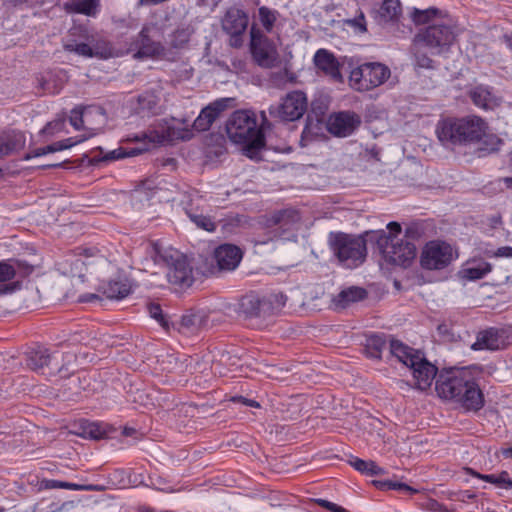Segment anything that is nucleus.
I'll list each match as a JSON object with an SVG mask.
<instances>
[{"label": "nucleus", "mask_w": 512, "mask_h": 512, "mask_svg": "<svg viewBox=\"0 0 512 512\" xmlns=\"http://www.w3.org/2000/svg\"><path fill=\"white\" fill-rule=\"evenodd\" d=\"M300 220L299 213L294 209H284L275 212L271 217V222L281 227L289 228L290 225L297 223Z\"/></svg>", "instance_id": "e433bc0d"}, {"label": "nucleus", "mask_w": 512, "mask_h": 512, "mask_svg": "<svg viewBox=\"0 0 512 512\" xmlns=\"http://www.w3.org/2000/svg\"><path fill=\"white\" fill-rule=\"evenodd\" d=\"M453 259L454 250L450 244L445 241L432 240L424 246L420 263L427 270H442L449 266Z\"/></svg>", "instance_id": "9d476101"}, {"label": "nucleus", "mask_w": 512, "mask_h": 512, "mask_svg": "<svg viewBox=\"0 0 512 512\" xmlns=\"http://www.w3.org/2000/svg\"><path fill=\"white\" fill-rule=\"evenodd\" d=\"M423 234L422 228L417 223H412L405 229L404 241H411L415 243L416 240L420 239Z\"/></svg>", "instance_id": "09e8293b"}, {"label": "nucleus", "mask_w": 512, "mask_h": 512, "mask_svg": "<svg viewBox=\"0 0 512 512\" xmlns=\"http://www.w3.org/2000/svg\"><path fill=\"white\" fill-rule=\"evenodd\" d=\"M185 213L191 222H193L198 228L208 232L216 230V223L214 220L210 216L205 215L203 209H200L198 206H194L193 199H191L185 207Z\"/></svg>", "instance_id": "393cba45"}, {"label": "nucleus", "mask_w": 512, "mask_h": 512, "mask_svg": "<svg viewBox=\"0 0 512 512\" xmlns=\"http://www.w3.org/2000/svg\"><path fill=\"white\" fill-rule=\"evenodd\" d=\"M228 102V98H222L204 107L198 117L194 120L193 128L199 132L209 130L213 122L228 107Z\"/></svg>", "instance_id": "dca6fc26"}, {"label": "nucleus", "mask_w": 512, "mask_h": 512, "mask_svg": "<svg viewBox=\"0 0 512 512\" xmlns=\"http://www.w3.org/2000/svg\"><path fill=\"white\" fill-rule=\"evenodd\" d=\"M143 150L138 148H132V149H126L124 147H118L117 149L108 151L104 153L103 149L101 147H97L94 152H99L98 154H95L89 162L92 165H96L99 162H112L119 159H124L126 157H132L139 155Z\"/></svg>", "instance_id": "b1692460"}, {"label": "nucleus", "mask_w": 512, "mask_h": 512, "mask_svg": "<svg viewBox=\"0 0 512 512\" xmlns=\"http://www.w3.org/2000/svg\"><path fill=\"white\" fill-rule=\"evenodd\" d=\"M92 47L93 57L108 59L113 55L112 46L106 41H97Z\"/></svg>", "instance_id": "c03bdc74"}, {"label": "nucleus", "mask_w": 512, "mask_h": 512, "mask_svg": "<svg viewBox=\"0 0 512 512\" xmlns=\"http://www.w3.org/2000/svg\"><path fill=\"white\" fill-rule=\"evenodd\" d=\"M308 100L306 94L300 90L287 93L278 104L269 107L271 118L279 122H292L300 119L306 112Z\"/></svg>", "instance_id": "6e6552de"}, {"label": "nucleus", "mask_w": 512, "mask_h": 512, "mask_svg": "<svg viewBox=\"0 0 512 512\" xmlns=\"http://www.w3.org/2000/svg\"><path fill=\"white\" fill-rule=\"evenodd\" d=\"M248 22V15L242 9L231 7L226 11L222 19V29L231 36V46H241V36L246 31Z\"/></svg>", "instance_id": "ddd939ff"}, {"label": "nucleus", "mask_w": 512, "mask_h": 512, "mask_svg": "<svg viewBox=\"0 0 512 512\" xmlns=\"http://www.w3.org/2000/svg\"><path fill=\"white\" fill-rule=\"evenodd\" d=\"M491 256L493 257H505V258H512V247L510 246H503L499 247L497 250L493 251Z\"/></svg>", "instance_id": "6e6d98bb"}, {"label": "nucleus", "mask_w": 512, "mask_h": 512, "mask_svg": "<svg viewBox=\"0 0 512 512\" xmlns=\"http://www.w3.org/2000/svg\"><path fill=\"white\" fill-rule=\"evenodd\" d=\"M207 315L203 311H188L181 316L178 330L183 334H195L207 325Z\"/></svg>", "instance_id": "4be33fe9"}, {"label": "nucleus", "mask_w": 512, "mask_h": 512, "mask_svg": "<svg viewBox=\"0 0 512 512\" xmlns=\"http://www.w3.org/2000/svg\"><path fill=\"white\" fill-rule=\"evenodd\" d=\"M492 269L490 263L483 259H473L468 261L460 271L462 278L467 280H479L488 274Z\"/></svg>", "instance_id": "a878e982"}, {"label": "nucleus", "mask_w": 512, "mask_h": 512, "mask_svg": "<svg viewBox=\"0 0 512 512\" xmlns=\"http://www.w3.org/2000/svg\"><path fill=\"white\" fill-rule=\"evenodd\" d=\"M466 472L471 474L474 477L482 479L486 482L492 483L497 487L512 490V479L509 477V473L507 471H502L500 474H480L474 471L471 468H466Z\"/></svg>", "instance_id": "2f4dec72"}, {"label": "nucleus", "mask_w": 512, "mask_h": 512, "mask_svg": "<svg viewBox=\"0 0 512 512\" xmlns=\"http://www.w3.org/2000/svg\"><path fill=\"white\" fill-rule=\"evenodd\" d=\"M148 312L150 316L155 319L157 322L160 323V325L164 328L168 327V320L166 316L164 315L162 308L157 303H150L148 305Z\"/></svg>", "instance_id": "49530a36"}, {"label": "nucleus", "mask_w": 512, "mask_h": 512, "mask_svg": "<svg viewBox=\"0 0 512 512\" xmlns=\"http://www.w3.org/2000/svg\"><path fill=\"white\" fill-rule=\"evenodd\" d=\"M158 98L153 94H143L138 97L140 109L149 113H155L158 107Z\"/></svg>", "instance_id": "a18cd8bd"}, {"label": "nucleus", "mask_w": 512, "mask_h": 512, "mask_svg": "<svg viewBox=\"0 0 512 512\" xmlns=\"http://www.w3.org/2000/svg\"><path fill=\"white\" fill-rule=\"evenodd\" d=\"M63 125L61 121L49 122L45 125V127L41 130L43 134H53L54 130L60 128Z\"/></svg>", "instance_id": "680f3d73"}, {"label": "nucleus", "mask_w": 512, "mask_h": 512, "mask_svg": "<svg viewBox=\"0 0 512 512\" xmlns=\"http://www.w3.org/2000/svg\"><path fill=\"white\" fill-rule=\"evenodd\" d=\"M228 138L236 144L244 145L245 155L254 158L265 145V137L258 127L254 112L249 110L234 111L226 122Z\"/></svg>", "instance_id": "7ed1b4c3"}, {"label": "nucleus", "mask_w": 512, "mask_h": 512, "mask_svg": "<svg viewBox=\"0 0 512 512\" xmlns=\"http://www.w3.org/2000/svg\"><path fill=\"white\" fill-rule=\"evenodd\" d=\"M85 138L83 137H69L67 139H64V140H60V141H57V142H54L52 144H49L46 146V150L49 152V153H54V152H58V151H62V150H65V149H68V148H71L73 147L74 145L84 141Z\"/></svg>", "instance_id": "37998d69"}, {"label": "nucleus", "mask_w": 512, "mask_h": 512, "mask_svg": "<svg viewBox=\"0 0 512 512\" xmlns=\"http://www.w3.org/2000/svg\"><path fill=\"white\" fill-rule=\"evenodd\" d=\"M347 24L358 29L361 33H365L367 31L365 15L363 12H360L354 19L347 20Z\"/></svg>", "instance_id": "603ef678"}, {"label": "nucleus", "mask_w": 512, "mask_h": 512, "mask_svg": "<svg viewBox=\"0 0 512 512\" xmlns=\"http://www.w3.org/2000/svg\"><path fill=\"white\" fill-rule=\"evenodd\" d=\"M95 299H98V295L96 294H84V295H81L80 298H79V301L80 302H91Z\"/></svg>", "instance_id": "338daca9"}, {"label": "nucleus", "mask_w": 512, "mask_h": 512, "mask_svg": "<svg viewBox=\"0 0 512 512\" xmlns=\"http://www.w3.org/2000/svg\"><path fill=\"white\" fill-rule=\"evenodd\" d=\"M372 484L379 490L388 491L386 489V480H373Z\"/></svg>", "instance_id": "774afa93"}, {"label": "nucleus", "mask_w": 512, "mask_h": 512, "mask_svg": "<svg viewBox=\"0 0 512 512\" xmlns=\"http://www.w3.org/2000/svg\"><path fill=\"white\" fill-rule=\"evenodd\" d=\"M367 297V291L364 288L351 286L347 289L342 290L337 297L335 302L342 308H345L350 303L361 301Z\"/></svg>", "instance_id": "c756f323"}, {"label": "nucleus", "mask_w": 512, "mask_h": 512, "mask_svg": "<svg viewBox=\"0 0 512 512\" xmlns=\"http://www.w3.org/2000/svg\"><path fill=\"white\" fill-rule=\"evenodd\" d=\"M410 368L419 390L428 389L436 378L435 389L439 397L458 403L466 411L477 412L484 407V394L470 368L454 367L437 374V367L423 353L416 357L414 367Z\"/></svg>", "instance_id": "f257e3e1"}, {"label": "nucleus", "mask_w": 512, "mask_h": 512, "mask_svg": "<svg viewBox=\"0 0 512 512\" xmlns=\"http://www.w3.org/2000/svg\"><path fill=\"white\" fill-rule=\"evenodd\" d=\"M250 35L251 53L255 62L261 67H273L277 58V51L273 41L254 26L251 28Z\"/></svg>", "instance_id": "f8f14e48"}, {"label": "nucleus", "mask_w": 512, "mask_h": 512, "mask_svg": "<svg viewBox=\"0 0 512 512\" xmlns=\"http://www.w3.org/2000/svg\"><path fill=\"white\" fill-rule=\"evenodd\" d=\"M315 502L319 506H321L323 508H326V509H328V510H330L332 512H335L337 507H338V505L336 503L330 502V501L325 500V499H316Z\"/></svg>", "instance_id": "e2e57ef3"}, {"label": "nucleus", "mask_w": 512, "mask_h": 512, "mask_svg": "<svg viewBox=\"0 0 512 512\" xmlns=\"http://www.w3.org/2000/svg\"><path fill=\"white\" fill-rule=\"evenodd\" d=\"M147 252L155 263H165L168 267L169 283L180 288H188L194 282L193 270L187 258L178 251L162 252L158 243L151 242Z\"/></svg>", "instance_id": "39448f33"}, {"label": "nucleus", "mask_w": 512, "mask_h": 512, "mask_svg": "<svg viewBox=\"0 0 512 512\" xmlns=\"http://www.w3.org/2000/svg\"><path fill=\"white\" fill-rule=\"evenodd\" d=\"M367 241L363 236H354L343 232L329 234V246L340 263L348 268L362 264L367 255Z\"/></svg>", "instance_id": "423d86ee"}, {"label": "nucleus", "mask_w": 512, "mask_h": 512, "mask_svg": "<svg viewBox=\"0 0 512 512\" xmlns=\"http://www.w3.org/2000/svg\"><path fill=\"white\" fill-rule=\"evenodd\" d=\"M272 310V302L257 295H246L240 302V312L246 318L266 317L272 313Z\"/></svg>", "instance_id": "f3484780"}, {"label": "nucleus", "mask_w": 512, "mask_h": 512, "mask_svg": "<svg viewBox=\"0 0 512 512\" xmlns=\"http://www.w3.org/2000/svg\"><path fill=\"white\" fill-rule=\"evenodd\" d=\"M437 13V9L430 8L427 10H418L415 9L412 13L413 21L416 24H425L427 23L435 14Z\"/></svg>", "instance_id": "de8ad7c7"}, {"label": "nucleus", "mask_w": 512, "mask_h": 512, "mask_svg": "<svg viewBox=\"0 0 512 512\" xmlns=\"http://www.w3.org/2000/svg\"><path fill=\"white\" fill-rule=\"evenodd\" d=\"M401 15L402 6L400 0H383L378 10V17L381 23L397 22Z\"/></svg>", "instance_id": "cd10ccee"}, {"label": "nucleus", "mask_w": 512, "mask_h": 512, "mask_svg": "<svg viewBox=\"0 0 512 512\" xmlns=\"http://www.w3.org/2000/svg\"><path fill=\"white\" fill-rule=\"evenodd\" d=\"M82 111L74 108L71 111L70 124L76 129L80 130L83 127Z\"/></svg>", "instance_id": "864d4df0"}, {"label": "nucleus", "mask_w": 512, "mask_h": 512, "mask_svg": "<svg viewBox=\"0 0 512 512\" xmlns=\"http://www.w3.org/2000/svg\"><path fill=\"white\" fill-rule=\"evenodd\" d=\"M387 228L389 229V232H386L387 235H392L393 237H396V239H399L398 235L401 233L402 229L398 222H390L387 225Z\"/></svg>", "instance_id": "052dcab7"}, {"label": "nucleus", "mask_w": 512, "mask_h": 512, "mask_svg": "<svg viewBox=\"0 0 512 512\" xmlns=\"http://www.w3.org/2000/svg\"><path fill=\"white\" fill-rule=\"evenodd\" d=\"M386 347V336L384 334H374L368 337L365 350L369 357L380 359L382 351Z\"/></svg>", "instance_id": "c9c22d12"}, {"label": "nucleus", "mask_w": 512, "mask_h": 512, "mask_svg": "<svg viewBox=\"0 0 512 512\" xmlns=\"http://www.w3.org/2000/svg\"><path fill=\"white\" fill-rule=\"evenodd\" d=\"M108 299H123L131 293V283L128 278L118 276L100 284L98 289Z\"/></svg>", "instance_id": "412c9836"}, {"label": "nucleus", "mask_w": 512, "mask_h": 512, "mask_svg": "<svg viewBox=\"0 0 512 512\" xmlns=\"http://www.w3.org/2000/svg\"><path fill=\"white\" fill-rule=\"evenodd\" d=\"M501 41L511 50L512 52V33L511 34H504L501 37Z\"/></svg>", "instance_id": "69168bd1"}, {"label": "nucleus", "mask_w": 512, "mask_h": 512, "mask_svg": "<svg viewBox=\"0 0 512 512\" xmlns=\"http://www.w3.org/2000/svg\"><path fill=\"white\" fill-rule=\"evenodd\" d=\"M350 465L358 472L367 476H378L386 473L385 469L378 466L376 462L372 460H363L358 457H354L349 461Z\"/></svg>", "instance_id": "72a5a7b5"}, {"label": "nucleus", "mask_w": 512, "mask_h": 512, "mask_svg": "<svg viewBox=\"0 0 512 512\" xmlns=\"http://www.w3.org/2000/svg\"><path fill=\"white\" fill-rule=\"evenodd\" d=\"M436 134L446 148L474 144L484 135V121L477 116L447 117L438 121Z\"/></svg>", "instance_id": "f03ea898"}, {"label": "nucleus", "mask_w": 512, "mask_h": 512, "mask_svg": "<svg viewBox=\"0 0 512 512\" xmlns=\"http://www.w3.org/2000/svg\"><path fill=\"white\" fill-rule=\"evenodd\" d=\"M243 253L239 247L233 244H222L218 246L213 253V259L216 267H212L211 274L222 271H233L239 265Z\"/></svg>", "instance_id": "4468645a"}, {"label": "nucleus", "mask_w": 512, "mask_h": 512, "mask_svg": "<svg viewBox=\"0 0 512 512\" xmlns=\"http://www.w3.org/2000/svg\"><path fill=\"white\" fill-rule=\"evenodd\" d=\"M389 350L392 356L396 357L401 363L409 368L414 367L416 357H419L422 354L421 351L415 350L394 338H390L389 340Z\"/></svg>", "instance_id": "5701e85b"}, {"label": "nucleus", "mask_w": 512, "mask_h": 512, "mask_svg": "<svg viewBox=\"0 0 512 512\" xmlns=\"http://www.w3.org/2000/svg\"><path fill=\"white\" fill-rule=\"evenodd\" d=\"M390 76V69L378 62L364 63L354 68L349 77L350 85L357 91H369L382 85Z\"/></svg>", "instance_id": "0eeeda50"}, {"label": "nucleus", "mask_w": 512, "mask_h": 512, "mask_svg": "<svg viewBox=\"0 0 512 512\" xmlns=\"http://www.w3.org/2000/svg\"><path fill=\"white\" fill-rule=\"evenodd\" d=\"M33 0H5V4H9L13 7L22 6L24 4H27L29 2H32Z\"/></svg>", "instance_id": "0e129e2a"}, {"label": "nucleus", "mask_w": 512, "mask_h": 512, "mask_svg": "<svg viewBox=\"0 0 512 512\" xmlns=\"http://www.w3.org/2000/svg\"><path fill=\"white\" fill-rule=\"evenodd\" d=\"M469 97L476 106L482 109H490L494 104L492 93L488 87L483 85H479L471 89Z\"/></svg>", "instance_id": "7c9ffc66"}, {"label": "nucleus", "mask_w": 512, "mask_h": 512, "mask_svg": "<svg viewBox=\"0 0 512 512\" xmlns=\"http://www.w3.org/2000/svg\"><path fill=\"white\" fill-rule=\"evenodd\" d=\"M16 276L15 268L6 262H0V282L12 280Z\"/></svg>", "instance_id": "3c124183"}, {"label": "nucleus", "mask_w": 512, "mask_h": 512, "mask_svg": "<svg viewBox=\"0 0 512 512\" xmlns=\"http://www.w3.org/2000/svg\"><path fill=\"white\" fill-rule=\"evenodd\" d=\"M416 64L421 68L431 69L433 68V60L425 54H416Z\"/></svg>", "instance_id": "5fc2aeb1"}, {"label": "nucleus", "mask_w": 512, "mask_h": 512, "mask_svg": "<svg viewBox=\"0 0 512 512\" xmlns=\"http://www.w3.org/2000/svg\"><path fill=\"white\" fill-rule=\"evenodd\" d=\"M72 10L87 16H94L99 7V0H72Z\"/></svg>", "instance_id": "58836bf2"}, {"label": "nucleus", "mask_w": 512, "mask_h": 512, "mask_svg": "<svg viewBox=\"0 0 512 512\" xmlns=\"http://www.w3.org/2000/svg\"><path fill=\"white\" fill-rule=\"evenodd\" d=\"M158 31L159 29L154 23L143 25L137 36L136 46L138 50L134 54V58L161 59L166 56V47L161 43V41L155 39V35Z\"/></svg>", "instance_id": "9b49d317"}, {"label": "nucleus", "mask_w": 512, "mask_h": 512, "mask_svg": "<svg viewBox=\"0 0 512 512\" xmlns=\"http://www.w3.org/2000/svg\"><path fill=\"white\" fill-rule=\"evenodd\" d=\"M42 485L45 489H69L75 491H93L101 492L105 490L103 485L98 484H76L72 482L60 481V480H44Z\"/></svg>", "instance_id": "bb28decb"}, {"label": "nucleus", "mask_w": 512, "mask_h": 512, "mask_svg": "<svg viewBox=\"0 0 512 512\" xmlns=\"http://www.w3.org/2000/svg\"><path fill=\"white\" fill-rule=\"evenodd\" d=\"M78 429V435L83 438H90L94 440L102 439L107 434V430L103 424L98 422L82 421L80 422Z\"/></svg>", "instance_id": "473e14b6"}, {"label": "nucleus", "mask_w": 512, "mask_h": 512, "mask_svg": "<svg viewBox=\"0 0 512 512\" xmlns=\"http://www.w3.org/2000/svg\"><path fill=\"white\" fill-rule=\"evenodd\" d=\"M485 130L486 124L484 123V135L478 142L481 143V146L478 148L479 157L498 151L502 144V140L499 137L493 134H486Z\"/></svg>", "instance_id": "4c0bfd02"}, {"label": "nucleus", "mask_w": 512, "mask_h": 512, "mask_svg": "<svg viewBox=\"0 0 512 512\" xmlns=\"http://www.w3.org/2000/svg\"><path fill=\"white\" fill-rule=\"evenodd\" d=\"M359 124V116L355 113L340 112L330 117L327 127L331 134L338 137H347L354 132Z\"/></svg>", "instance_id": "2eb2a0df"}, {"label": "nucleus", "mask_w": 512, "mask_h": 512, "mask_svg": "<svg viewBox=\"0 0 512 512\" xmlns=\"http://www.w3.org/2000/svg\"><path fill=\"white\" fill-rule=\"evenodd\" d=\"M233 402H239L249 407L259 408L260 404L252 399L245 398L243 396H235L232 398Z\"/></svg>", "instance_id": "bf43d9fd"}, {"label": "nucleus", "mask_w": 512, "mask_h": 512, "mask_svg": "<svg viewBox=\"0 0 512 512\" xmlns=\"http://www.w3.org/2000/svg\"><path fill=\"white\" fill-rule=\"evenodd\" d=\"M192 134L190 130L168 126L161 132L156 130L143 132L135 137L136 140H148L151 143L162 144L164 142H172L175 140H189Z\"/></svg>", "instance_id": "a211bd4d"}, {"label": "nucleus", "mask_w": 512, "mask_h": 512, "mask_svg": "<svg viewBox=\"0 0 512 512\" xmlns=\"http://www.w3.org/2000/svg\"><path fill=\"white\" fill-rule=\"evenodd\" d=\"M1 138L6 144V148L12 154L19 152L25 147L26 137L21 131L12 130L1 135Z\"/></svg>", "instance_id": "f704fd0d"}, {"label": "nucleus", "mask_w": 512, "mask_h": 512, "mask_svg": "<svg viewBox=\"0 0 512 512\" xmlns=\"http://www.w3.org/2000/svg\"><path fill=\"white\" fill-rule=\"evenodd\" d=\"M63 48L67 52H74L80 56L93 58L92 47L86 43H77L74 40L64 43Z\"/></svg>", "instance_id": "79ce46f5"}, {"label": "nucleus", "mask_w": 512, "mask_h": 512, "mask_svg": "<svg viewBox=\"0 0 512 512\" xmlns=\"http://www.w3.org/2000/svg\"><path fill=\"white\" fill-rule=\"evenodd\" d=\"M46 154H49V152L46 150V146L45 147L36 148V149L26 153L23 156V160L28 161V160H30L32 158L40 157V156H43V155H46Z\"/></svg>", "instance_id": "4d7b16f0"}, {"label": "nucleus", "mask_w": 512, "mask_h": 512, "mask_svg": "<svg viewBox=\"0 0 512 512\" xmlns=\"http://www.w3.org/2000/svg\"><path fill=\"white\" fill-rule=\"evenodd\" d=\"M366 236L390 264L408 267L416 257V245L411 241L396 239L384 230L366 232Z\"/></svg>", "instance_id": "20e7f679"}, {"label": "nucleus", "mask_w": 512, "mask_h": 512, "mask_svg": "<svg viewBox=\"0 0 512 512\" xmlns=\"http://www.w3.org/2000/svg\"><path fill=\"white\" fill-rule=\"evenodd\" d=\"M507 337L504 330L489 328L478 334L477 340L472 344L473 350H499L506 346Z\"/></svg>", "instance_id": "6ab92c4d"}, {"label": "nucleus", "mask_w": 512, "mask_h": 512, "mask_svg": "<svg viewBox=\"0 0 512 512\" xmlns=\"http://www.w3.org/2000/svg\"><path fill=\"white\" fill-rule=\"evenodd\" d=\"M313 138V134L311 132L310 126L308 124L305 125L300 139V145L302 147H305L308 145V142L311 141Z\"/></svg>", "instance_id": "13d9d810"}, {"label": "nucleus", "mask_w": 512, "mask_h": 512, "mask_svg": "<svg viewBox=\"0 0 512 512\" xmlns=\"http://www.w3.org/2000/svg\"><path fill=\"white\" fill-rule=\"evenodd\" d=\"M314 64L333 80L341 81L340 64L333 53L326 49H319L314 55Z\"/></svg>", "instance_id": "aec40b11"}, {"label": "nucleus", "mask_w": 512, "mask_h": 512, "mask_svg": "<svg viewBox=\"0 0 512 512\" xmlns=\"http://www.w3.org/2000/svg\"><path fill=\"white\" fill-rule=\"evenodd\" d=\"M50 361L51 355L48 349L42 346L30 350L26 354V365L35 371H39L48 366Z\"/></svg>", "instance_id": "c85d7f7f"}, {"label": "nucleus", "mask_w": 512, "mask_h": 512, "mask_svg": "<svg viewBox=\"0 0 512 512\" xmlns=\"http://www.w3.org/2000/svg\"><path fill=\"white\" fill-rule=\"evenodd\" d=\"M259 21L266 32H272L274 24L277 20V11L272 10L266 6L258 9Z\"/></svg>", "instance_id": "ea45409f"}, {"label": "nucleus", "mask_w": 512, "mask_h": 512, "mask_svg": "<svg viewBox=\"0 0 512 512\" xmlns=\"http://www.w3.org/2000/svg\"><path fill=\"white\" fill-rule=\"evenodd\" d=\"M190 37L188 28H178L171 34L170 45L174 49H183L190 41Z\"/></svg>", "instance_id": "a19ab883"}, {"label": "nucleus", "mask_w": 512, "mask_h": 512, "mask_svg": "<svg viewBox=\"0 0 512 512\" xmlns=\"http://www.w3.org/2000/svg\"><path fill=\"white\" fill-rule=\"evenodd\" d=\"M386 489L387 490H396L401 493H409V494H414L417 492V490L414 489L413 487H411L405 483L399 482L397 480H386Z\"/></svg>", "instance_id": "8fccbe9b"}, {"label": "nucleus", "mask_w": 512, "mask_h": 512, "mask_svg": "<svg viewBox=\"0 0 512 512\" xmlns=\"http://www.w3.org/2000/svg\"><path fill=\"white\" fill-rule=\"evenodd\" d=\"M456 38L452 26L445 24L430 25L416 36V41L429 48L432 53L440 54L447 50Z\"/></svg>", "instance_id": "1a4fd4ad"}]
</instances>
